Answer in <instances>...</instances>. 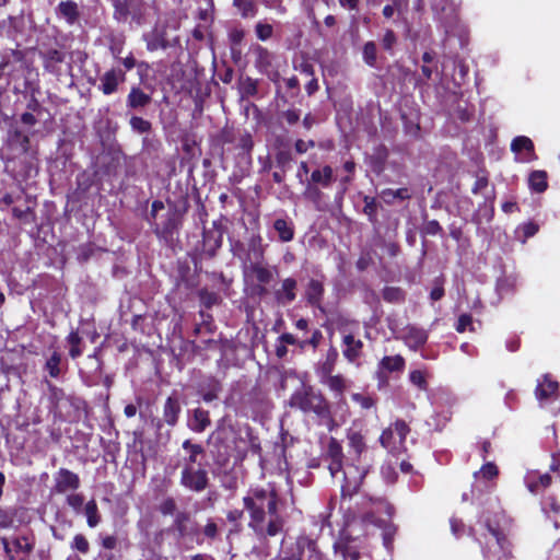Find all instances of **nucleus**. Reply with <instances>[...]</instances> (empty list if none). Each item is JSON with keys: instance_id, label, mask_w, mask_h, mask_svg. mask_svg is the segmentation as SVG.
<instances>
[{"instance_id": "f8f14e48", "label": "nucleus", "mask_w": 560, "mask_h": 560, "mask_svg": "<svg viewBox=\"0 0 560 560\" xmlns=\"http://www.w3.org/2000/svg\"><path fill=\"white\" fill-rule=\"evenodd\" d=\"M1 545L7 560H27L35 547L34 541L24 535L12 538L3 537Z\"/></svg>"}, {"instance_id": "f3484780", "label": "nucleus", "mask_w": 560, "mask_h": 560, "mask_svg": "<svg viewBox=\"0 0 560 560\" xmlns=\"http://www.w3.org/2000/svg\"><path fill=\"white\" fill-rule=\"evenodd\" d=\"M325 276L323 273L319 275L318 278H311L304 290V299L307 305L311 307L317 308L320 312H325L323 306L324 295H325Z\"/></svg>"}, {"instance_id": "39448f33", "label": "nucleus", "mask_w": 560, "mask_h": 560, "mask_svg": "<svg viewBox=\"0 0 560 560\" xmlns=\"http://www.w3.org/2000/svg\"><path fill=\"white\" fill-rule=\"evenodd\" d=\"M48 400L54 419L58 421H73L79 417L85 401L74 395L66 394L65 389L52 383H47Z\"/></svg>"}, {"instance_id": "ea45409f", "label": "nucleus", "mask_w": 560, "mask_h": 560, "mask_svg": "<svg viewBox=\"0 0 560 560\" xmlns=\"http://www.w3.org/2000/svg\"><path fill=\"white\" fill-rule=\"evenodd\" d=\"M529 189L534 192L541 194L548 188V174L546 171H533L528 176Z\"/></svg>"}, {"instance_id": "4c0bfd02", "label": "nucleus", "mask_w": 560, "mask_h": 560, "mask_svg": "<svg viewBox=\"0 0 560 560\" xmlns=\"http://www.w3.org/2000/svg\"><path fill=\"white\" fill-rule=\"evenodd\" d=\"M25 90H30V98L26 103L27 112L37 115L42 114L44 108L37 98V94L39 93V84L37 82H31L30 80L25 79Z\"/></svg>"}, {"instance_id": "a19ab883", "label": "nucleus", "mask_w": 560, "mask_h": 560, "mask_svg": "<svg viewBox=\"0 0 560 560\" xmlns=\"http://www.w3.org/2000/svg\"><path fill=\"white\" fill-rule=\"evenodd\" d=\"M339 353L335 347H330L326 353L325 360L320 363V365L317 369V375L319 377L322 376H329V374H332L336 363L338 361Z\"/></svg>"}, {"instance_id": "aec40b11", "label": "nucleus", "mask_w": 560, "mask_h": 560, "mask_svg": "<svg viewBox=\"0 0 560 560\" xmlns=\"http://www.w3.org/2000/svg\"><path fill=\"white\" fill-rule=\"evenodd\" d=\"M278 340L288 342L290 346H296L301 352H304L307 349L316 351L324 340V335L320 329L315 328L312 331L311 337L307 339L300 340L291 332H283L278 337Z\"/></svg>"}, {"instance_id": "bb28decb", "label": "nucleus", "mask_w": 560, "mask_h": 560, "mask_svg": "<svg viewBox=\"0 0 560 560\" xmlns=\"http://www.w3.org/2000/svg\"><path fill=\"white\" fill-rule=\"evenodd\" d=\"M335 180L336 176L334 168L330 165L325 164L320 167L313 170L306 183L319 186L323 189H328L331 187Z\"/></svg>"}, {"instance_id": "f704fd0d", "label": "nucleus", "mask_w": 560, "mask_h": 560, "mask_svg": "<svg viewBox=\"0 0 560 560\" xmlns=\"http://www.w3.org/2000/svg\"><path fill=\"white\" fill-rule=\"evenodd\" d=\"M67 369V363H65V368H62V355L58 351H54L44 365V370L51 378H58Z\"/></svg>"}, {"instance_id": "cd10ccee", "label": "nucleus", "mask_w": 560, "mask_h": 560, "mask_svg": "<svg viewBox=\"0 0 560 560\" xmlns=\"http://www.w3.org/2000/svg\"><path fill=\"white\" fill-rule=\"evenodd\" d=\"M342 354L349 363L357 362L363 354V342L355 339L352 334L343 335L342 337Z\"/></svg>"}, {"instance_id": "680f3d73", "label": "nucleus", "mask_w": 560, "mask_h": 560, "mask_svg": "<svg viewBox=\"0 0 560 560\" xmlns=\"http://www.w3.org/2000/svg\"><path fill=\"white\" fill-rule=\"evenodd\" d=\"M275 161L277 167L285 172L287 167L290 166L293 161L292 152L289 149H281L275 153Z\"/></svg>"}, {"instance_id": "58836bf2", "label": "nucleus", "mask_w": 560, "mask_h": 560, "mask_svg": "<svg viewBox=\"0 0 560 560\" xmlns=\"http://www.w3.org/2000/svg\"><path fill=\"white\" fill-rule=\"evenodd\" d=\"M179 44V39L175 38L173 42H171L166 37V33L164 31L162 32H155L152 36V38L147 43V48L149 51H155L158 49H167L170 47H174Z\"/></svg>"}, {"instance_id": "0e129e2a", "label": "nucleus", "mask_w": 560, "mask_h": 560, "mask_svg": "<svg viewBox=\"0 0 560 560\" xmlns=\"http://www.w3.org/2000/svg\"><path fill=\"white\" fill-rule=\"evenodd\" d=\"M244 516V512L238 509L231 510L226 513V520L233 525L230 529V534H238L242 530L241 521Z\"/></svg>"}, {"instance_id": "bf43d9fd", "label": "nucleus", "mask_w": 560, "mask_h": 560, "mask_svg": "<svg viewBox=\"0 0 560 560\" xmlns=\"http://www.w3.org/2000/svg\"><path fill=\"white\" fill-rule=\"evenodd\" d=\"M322 189L323 188L319 187V186H315V185L305 183V188H304V191H303V197L306 200H308L312 203H314L315 206H317L323 200V197H324V194H323Z\"/></svg>"}, {"instance_id": "7c9ffc66", "label": "nucleus", "mask_w": 560, "mask_h": 560, "mask_svg": "<svg viewBox=\"0 0 560 560\" xmlns=\"http://www.w3.org/2000/svg\"><path fill=\"white\" fill-rule=\"evenodd\" d=\"M56 14L62 18L69 25H73L80 19L79 5L72 0L61 1L56 8Z\"/></svg>"}, {"instance_id": "1a4fd4ad", "label": "nucleus", "mask_w": 560, "mask_h": 560, "mask_svg": "<svg viewBox=\"0 0 560 560\" xmlns=\"http://www.w3.org/2000/svg\"><path fill=\"white\" fill-rule=\"evenodd\" d=\"M260 242V236L250 240L249 253L256 261H252L249 265L244 264L243 270L245 276L248 273L253 275L258 283L268 284L273 279V272L271 268L261 264L265 257V249Z\"/></svg>"}, {"instance_id": "49530a36", "label": "nucleus", "mask_w": 560, "mask_h": 560, "mask_svg": "<svg viewBox=\"0 0 560 560\" xmlns=\"http://www.w3.org/2000/svg\"><path fill=\"white\" fill-rule=\"evenodd\" d=\"M382 296L387 303L400 304L406 300V292L399 287H385Z\"/></svg>"}, {"instance_id": "5701e85b", "label": "nucleus", "mask_w": 560, "mask_h": 560, "mask_svg": "<svg viewBox=\"0 0 560 560\" xmlns=\"http://www.w3.org/2000/svg\"><path fill=\"white\" fill-rule=\"evenodd\" d=\"M346 438L348 441L349 453L353 455L355 460L360 462L362 455L368 451L365 434L362 429L351 427L347 429Z\"/></svg>"}, {"instance_id": "79ce46f5", "label": "nucleus", "mask_w": 560, "mask_h": 560, "mask_svg": "<svg viewBox=\"0 0 560 560\" xmlns=\"http://www.w3.org/2000/svg\"><path fill=\"white\" fill-rule=\"evenodd\" d=\"M255 67L259 72H267L272 66L273 55L268 48L258 45L255 49Z\"/></svg>"}, {"instance_id": "774afa93", "label": "nucleus", "mask_w": 560, "mask_h": 560, "mask_svg": "<svg viewBox=\"0 0 560 560\" xmlns=\"http://www.w3.org/2000/svg\"><path fill=\"white\" fill-rule=\"evenodd\" d=\"M198 315L201 319V322L199 323V325H202V329L205 330V332L207 334H213L217 329V325L214 324V319H213V316L212 314L203 311V310H200L198 312Z\"/></svg>"}, {"instance_id": "c85d7f7f", "label": "nucleus", "mask_w": 560, "mask_h": 560, "mask_svg": "<svg viewBox=\"0 0 560 560\" xmlns=\"http://www.w3.org/2000/svg\"><path fill=\"white\" fill-rule=\"evenodd\" d=\"M152 102V96L139 85H132L126 98V106L132 110H142Z\"/></svg>"}, {"instance_id": "338daca9", "label": "nucleus", "mask_w": 560, "mask_h": 560, "mask_svg": "<svg viewBox=\"0 0 560 560\" xmlns=\"http://www.w3.org/2000/svg\"><path fill=\"white\" fill-rule=\"evenodd\" d=\"M256 37L261 42H267L273 36V26L266 22H257L255 25Z\"/></svg>"}, {"instance_id": "9b49d317", "label": "nucleus", "mask_w": 560, "mask_h": 560, "mask_svg": "<svg viewBox=\"0 0 560 560\" xmlns=\"http://www.w3.org/2000/svg\"><path fill=\"white\" fill-rule=\"evenodd\" d=\"M223 144L232 143L233 149L236 151V158L240 162H244L247 165L252 164V152L254 149V140L249 132H237L236 135L232 131H223L221 136Z\"/></svg>"}, {"instance_id": "e2e57ef3", "label": "nucleus", "mask_w": 560, "mask_h": 560, "mask_svg": "<svg viewBox=\"0 0 560 560\" xmlns=\"http://www.w3.org/2000/svg\"><path fill=\"white\" fill-rule=\"evenodd\" d=\"M364 207H363V213L368 215L369 221L371 223L377 222V202L374 197L365 196L364 199Z\"/></svg>"}, {"instance_id": "f257e3e1", "label": "nucleus", "mask_w": 560, "mask_h": 560, "mask_svg": "<svg viewBox=\"0 0 560 560\" xmlns=\"http://www.w3.org/2000/svg\"><path fill=\"white\" fill-rule=\"evenodd\" d=\"M243 504L249 514L248 526L258 537H275L283 530L284 518L279 506L284 503L273 485L250 488L243 498Z\"/></svg>"}, {"instance_id": "473e14b6", "label": "nucleus", "mask_w": 560, "mask_h": 560, "mask_svg": "<svg viewBox=\"0 0 560 560\" xmlns=\"http://www.w3.org/2000/svg\"><path fill=\"white\" fill-rule=\"evenodd\" d=\"M404 339H405V343L411 350L416 351L427 343L428 334L423 328H419L416 326H408L406 328V335H405Z\"/></svg>"}, {"instance_id": "6e6552de", "label": "nucleus", "mask_w": 560, "mask_h": 560, "mask_svg": "<svg viewBox=\"0 0 560 560\" xmlns=\"http://www.w3.org/2000/svg\"><path fill=\"white\" fill-rule=\"evenodd\" d=\"M183 224V215L176 206L171 207L161 223H154L152 231L167 247L173 248Z\"/></svg>"}, {"instance_id": "9d476101", "label": "nucleus", "mask_w": 560, "mask_h": 560, "mask_svg": "<svg viewBox=\"0 0 560 560\" xmlns=\"http://www.w3.org/2000/svg\"><path fill=\"white\" fill-rule=\"evenodd\" d=\"M37 54L45 72L56 77L61 74V65L66 60V52L57 39L54 45L46 42L39 43Z\"/></svg>"}, {"instance_id": "4be33fe9", "label": "nucleus", "mask_w": 560, "mask_h": 560, "mask_svg": "<svg viewBox=\"0 0 560 560\" xmlns=\"http://www.w3.org/2000/svg\"><path fill=\"white\" fill-rule=\"evenodd\" d=\"M211 423L209 410L196 407L187 411V428L194 433H203Z\"/></svg>"}, {"instance_id": "7ed1b4c3", "label": "nucleus", "mask_w": 560, "mask_h": 560, "mask_svg": "<svg viewBox=\"0 0 560 560\" xmlns=\"http://www.w3.org/2000/svg\"><path fill=\"white\" fill-rule=\"evenodd\" d=\"M2 161L16 176L27 179L37 170L38 147L32 144L30 135L11 125L7 130L1 151Z\"/></svg>"}, {"instance_id": "393cba45", "label": "nucleus", "mask_w": 560, "mask_h": 560, "mask_svg": "<svg viewBox=\"0 0 560 560\" xmlns=\"http://www.w3.org/2000/svg\"><path fill=\"white\" fill-rule=\"evenodd\" d=\"M222 388L220 380L214 376H208L198 384L197 394L205 402H211L219 398Z\"/></svg>"}, {"instance_id": "c9c22d12", "label": "nucleus", "mask_w": 560, "mask_h": 560, "mask_svg": "<svg viewBox=\"0 0 560 560\" xmlns=\"http://www.w3.org/2000/svg\"><path fill=\"white\" fill-rule=\"evenodd\" d=\"M273 229L278 233L279 240L283 243L291 242L294 238V224L289 219H276L273 222Z\"/></svg>"}, {"instance_id": "69168bd1", "label": "nucleus", "mask_w": 560, "mask_h": 560, "mask_svg": "<svg viewBox=\"0 0 560 560\" xmlns=\"http://www.w3.org/2000/svg\"><path fill=\"white\" fill-rule=\"evenodd\" d=\"M7 23H8V35L9 36L14 37L18 34H21L23 32L24 19L22 15H20V16L9 15L7 19Z\"/></svg>"}, {"instance_id": "c03bdc74", "label": "nucleus", "mask_w": 560, "mask_h": 560, "mask_svg": "<svg viewBox=\"0 0 560 560\" xmlns=\"http://www.w3.org/2000/svg\"><path fill=\"white\" fill-rule=\"evenodd\" d=\"M380 365L385 371L393 373V372H402L406 366V361L404 357L400 354L396 355H385L381 362Z\"/></svg>"}, {"instance_id": "4468645a", "label": "nucleus", "mask_w": 560, "mask_h": 560, "mask_svg": "<svg viewBox=\"0 0 560 560\" xmlns=\"http://www.w3.org/2000/svg\"><path fill=\"white\" fill-rule=\"evenodd\" d=\"M182 413V401L179 394L174 390L164 401L162 409V419L156 421V429L160 430L163 423L170 428L177 425Z\"/></svg>"}, {"instance_id": "a211bd4d", "label": "nucleus", "mask_w": 560, "mask_h": 560, "mask_svg": "<svg viewBox=\"0 0 560 560\" xmlns=\"http://www.w3.org/2000/svg\"><path fill=\"white\" fill-rule=\"evenodd\" d=\"M324 458L328 460V470L332 477L342 471L345 459L343 447L336 438H329Z\"/></svg>"}, {"instance_id": "a878e982", "label": "nucleus", "mask_w": 560, "mask_h": 560, "mask_svg": "<svg viewBox=\"0 0 560 560\" xmlns=\"http://www.w3.org/2000/svg\"><path fill=\"white\" fill-rule=\"evenodd\" d=\"M234 439H230L225 433H219L215 438L214 448H215V463L220 466H224L229 463L230 458L233 456V446Z\"/></svg>"}, {"instance_id": "dca6fc26", "label": "nucleus", "mask_w": 560, "mask_h": 560, "mask_svg": "<svg viewBox=\"0 0 560 560\" xmlns=\"http://www.w3.org/2000/svg\"><path fill=\"white\" fill-rule=\"evenodd\" d=\"M80 486L81 480L78 474L67 468H59V470L54 475L51 492L56 494L75 492Z\"/></svg>"}, {"instance_id": "5fc2aeb1", "label": "nucleus", "mask_w": 560, "mask_h": 560, "mask_svg": "<svg viewBox=\"0 0 560 560\" xmlns=\"http://www.w3.org/2000/svg\"><path fill=\"white\" fill-rule=\"evenodd\" d=\"M129 125L133 132L140 135L150 133L152 131V124L140 116H131L129 119Z\"/></svg>"}, {"instance_id": "de8ad7c7", "label": "nucleus", "mask_w": 560, "mask_h": 560, "mask_svg": "<svg viewBox=\"0 0 560 560\" xmlns=\"http://www.w3.org/2000/svg\"><path fill=\"white\" fill-rule=\"evenodd\" d=\"M84 514L86 516V523L89 527L94 528L101 523L102 517L95 500H90L85 504Z\"/></svg>"}, {"instance_id": "412c9836", "label": "nucleus", "mask_w": 560, "mask_h": 560, "mask_svg": "<svg viewBox=\"0 0 560 560\" xmlns=\"http://www.w3.org/2000/svg\"><path fill=\"white\" fill-rule=\"evenodd\" d=\"M170 530L173 532L178 539H185L188 536L197 534L196 522L192 521L188 511H180L173 517Z\"/></svg>"}, {"instance_id": "a18cd8bd", "label": "nucleus", "mask_w": 560, "mask_h": 560, "mask_svg": "<svg viewBox=\"0 0 560 560\" xmlns=\"http://www.w3.org/2000/svg\"><path fill=\"white\" fill-rule=\"evenodd\" d=\"M156 511L164 517H174L176 513L180 512L178 510L177 500L173 495H168L159 500V503L156 504Z\"/></svg>"}, {"instance_id": "4d7b16f0", "label": "nucleus", "mask_w": 560, "mask_h": 560, "mask_svg": "<svg viewBox=\"0 0 560 560\" xmlns=\"http://www.w3.org/2000/svg\"><path fill=\"white\" fill-rule=\"evenodd\" d=\"M171 486H172V480L167 479L165 477L156 480V483L152 488L153 499L155 501H159L165 497H168L170 495L168 490H170Z\"/></svg>"}, {"instance_id": "6ab92c4d", "label": "nucleus", "mask_w": 560, "mask_h": 560, "mask_svg": "<svg viewBox=\"0 0 560 560\" xmlns=\"http://www.w3.org/2000/svg\"><path fill=\"white\" fill-rule=\"evenodd\" d=\"M319 381L334 393L338 407H345L347 411L348 405L345 398V393L349 387L348 380L342 374H329V376L319 377Z\"/></svg>"}, {"instance_id": "ddd939ff", "label": "nucleus", "mask_w": 560, "mask_h": 560, "mask_svg": "<svg viewBox=\"0 0 560 560\" xmlns=\"http://www.w3.org/2000/svg\"><path fill=\"white\" fill-rule=\"evenodd\" d=\"M224 228L219 221H213L210 229L202 231V254L212 259L223 244Z\"/></svg>"}, {"instance_id": "864d4df0", "label": "nucleus", "mask_w": 560, "mask_h": 560, "mask_svg": "<svg viewBox=\"0 0 560 560\" xmlns=\"http://www.w3.org/2000/svg\"><path fill=\"white\" fill-rule=\"evenodd\" d=\"M70 346L69 355L72 359H77L82 355L83 349L81 348L82 338L77 330H72L66 338Z\"/></svg>"}, {"instance_id": "052dcab7", "label": "nucleus", "mask_w": 560, "mask_h": 560, "mask_svg": "<svg viewBox=\"0 0 560 560\" xmlns=\"http://www.w3.org/2000/svg\"><path fill=\"white\" fill-rule=\"evenodd\" d=\"M72 550L81 553L88 555L90 552V541L83 534H75L70 544Z\"/></svg>"}, {"instance_id": "f03ea898", "label": "nucleus", "mask_w": 560, "mask_h": 560, "mask_svg": "<svg viewBox=\"0 0 560 560\" xmlns=\"http://www.w3.org/2000/svg\"><path fill=\"white\" fill-rule=\"evenodd\" d=\"M478 524L495 541V548H493L486 533H481L480 538H477L475 528H469L468 535L479 542L483 559H511L513 556V544L510 539L512 520H510L503 512H482L478 517Z\"/></svg>"}, {"instance_id": "13d9d810", "label": "nucleus", "mask_w": 560, "mask_h": 560, "mask_svg": "<svg viewBox=\"0 0 560 560\" xmlns=\"http://www.w3.org/2000/svg\"><path fill=\"white\" fill-rule=\"evenodd\" d=\"M240 90L243 96H256L258 93V81L250 77H246L240 81Z\"/></svg>"}, {"instance_id": "3c124183", "label": "nucleus", "mask_w": 560, "mask_h": 560, "mask_svg": "<svg viewBox=\"0 0 560 560\" xmlns=\"http://www.w3.org/2000/svg\"><path fill=\"white\" fill-rule=\"evenodd\" d=\"M362 59L371 68L376 67L377 61V47L373 40H369L363 45Z\"/></svg>"}, {"instance_id": "72a5a7b5", "label": "nucleus", "mask_w": 560, "mask_h": 560, "mask_svg": "<svg viewBox=\"0 0 560 560\" xmlns=\"http://www.w3.org/2000/svg\"><path fill=\"white\" fill-rule=\"evenodd\" d=\"M388 159V150L384 144L375 148L374 153L369 159V165L373 173L376 175L385 171L386 162Z\"/></svg>"}, {"instance_id": "0eeeda50", "label": "nucleus", "mask_w": 560, "mask_h": 560, "mask_svg": "<svg viewBox=\"0 0 560 560\" xmlns=\"http://www.w3.org/2000/svg\"><path fill=\"white\" fill-rule=\"evenodd\" d=\"M409 433V424L402 419H396L382 431L378 441L388 453L399 456L407 452L406 439Z\"/></svg>"}, {"instance_id": "2f4dec72", "label": "nucleus", "mask_w": 560, "mask_h": 560, "mask_svg": "<svg viewBox=\"0 0 560 560\" xmlns=\"http://www.w3.org/2000/svg\"><path fill=\"white\" fill-rule=\"evenodd\" d=\"M298 549L301 550L302 560H328L318 550L316 542L307 537L298 538Z\"/></svg>"}, {"instance_id": "8fccbe9b", "label": "nucleus", "mask_w": 560, "mask_h": 560, "mask_svg": "<svg viewBox=\"0 0 560 560\" xmlns=\"http://www.w3.org/2000/svg\"><path fill=\"white\" fill-rule=\"evenodd\" d=\"M511 150L515 153H520L522 151L529 152L535 154L534 142L526 136H517L512 140Z\"/></svg>"}, {"instance_id": "b1692460", "label": "nucleus", "mask_w": 560, "mask_h": 560, "mask_svg": "<svg viewBox=\"0 0 560 560\" xmlns=\"http://www.w3.org/2000/svg\"><path fill=\"white\" fill-rule=\"evenodd\" d=\"M298 281L293 277H288L281 281V287L273 291L275 301L279 305H289L296 299Z\"/></svg>"}, {"instance_id": "20e7f679", "label": "nucleus", "mask_w": 560, "mask_h": 560, "mask_svg": "<svg viewBox=\"0 0 560 560\" xmlns=\"http://www.w3.org/2000/svg\"><path fill=\"white\" fill-rule=\"evenodd\" d=\"M182 448L185 455L178 462L179 485L186 491L201 493L211 485L206 451L200 443H195L190 439L183 441Z\"/></svg>"}, {"instance_id": "2eb2a0df", "label": "nucleus", "mask_w": 560, "mask_h": 560, "mask_svg": "<svg viewBox=\"0 0 560 560\" xmlns=\"http://www.w3.org/2000/svg\"><path fill=\"white\" fill-rule=\"evenodd\" d=\"M98 80L97 90L104 95H113L117 93L119 86L126 82V70L119 67H112L100 75Z\"/></svg>"}, {"instance_id": "09e8293b", "label": "nucleus", "mask_w": 560, "mask_h": 560, "mask_svg": "<svg viewBox=\"0 0 560 560\" xmlns=\"http://www.w3.org/2000/svg\"><path fill=\"white\" fill-rule=\"evenodd\" d=\"M198 298L200 301V304L206 308L210 310L214 305H218L221 302V298L217 292L209 291L208 289L203 288L198 291Z\"/></svg>"}, {"instance_id": "c756f323", "label": "nucleus", "mask_w": 560, "mask_h": 560, "mask_svg": "<svg viewBox=\"0 0 560 560\" xmlns=\"http://www.w3.org/2000/svg\"><path fill=\"white\" fill-rule=\"evenodd\" d=\"M559 390V383L553 380L550 374H545L540 381H538L535 388V395L538 400H546L556 397Z\"/></svg>"}, {"instance_id": "37998d69", "label": "nucleus", "mask_w": 560, "mask_h": 560, "mask_svg": "<svg viewBox=\"0 0 560 560\" xmlns=\"http://www.w3.org/2000/svg\"><path fill=\"white\" fill-rule=\"evenodd\" d=\"M233 7L243 19H253L258 13L257 0H233Z\"/></svg>"}, {"instance_id": "603ef678", "label": "nucleus", "mask_w": 560, "mask_h": 560, "mask_svg": "<svg viewBox=\"0 0 560 560\" xmlns=\"http://www.w3.org/2000/svg\"><path fill=\"white\" fill-rule=\"evenodd\" d=\"M114 8L113 16L119 23H125L130 14L129 4L127 0H112Z\"/></svg>"}, {"instance_id": "e433bc0d", "label": "nucleus", "mask_w": 560, "mask_h": 560, "mask_svg": "<svg viewBox=\"0 0 560 560\" xmlns=\"http://www.w3.org/2000/svg\"><path fill=\"white\" fill-rule=\"evenodd\" d=\"M380 197L386 205L390 206L396 199L400 201L411 199L412 194L408 187H400L398 189L385 188L380 192Z\"/></svg>"}, {"instance_id": "6e6d98bb", "label": "nucleus", "mask_w": 560, "mask_h": 560, "mask_svg": "<svg viewBox=\"0 0 560 560\" xmlns=\"http://www.w3.org/2000/svg\"><path fill=\"white\" fill-rule=\"evenodd\" d=\"M479 476L485 480H493L499 476V468L493 462H487L478 471L474 472L475 478Z\"/></svg>"}, {"instance_id": "423d86ee", "label": "nucleus", "mask_w": 560, "mask_h": 560, "mask_svg": "<svg viewBox=\"0 0 560 560\" xmlns=\"http://www.w3.org/2000/svg\"><path fill=\"white\" fill-rule=\"evenodd\" d=\"M289 405L304 413H314L318 417L327 412L330 404L320 390L312 385H303L290 396Z\"/></svg>"}]
</instances>
